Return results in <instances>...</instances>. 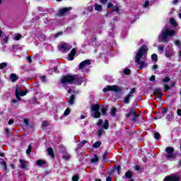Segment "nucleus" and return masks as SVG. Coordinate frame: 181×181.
Returning a JSON list of instances; mask_svg holds the SVG:
<instances>
[{
  "label": "nucleus",
  "mask_w": 181,
  "mask_h": 181,
  "mask_svg": "<svg viewBox=\"0 0 181 181\" xmlns=\"http://www.w3.org/2000/svg\"><path fill=\"white\" fill-rule=\"evenodd\" d=\"M146 53H148V47L143 45L139 49L135 57V62L139 65V69H145L148 66L146 62L141 61V59H145Z\"/></svg>",
  "instance_id": "1"
},
{
  "label": "nucleus",
  "mask_w": 181,
  "mask_h": 181,
  "mask_svg": "<svg viewBox=\"0 0 181 181\" xmlns=\"http://www.w3.org/2000/svg\"><path fill=\"white\" fill-rule=\"evenodd\" d=\"M168 36H170V37L176 36V31L169 28H165L162 30L161 34L159 35L158 42L160 43H168L170 40L169 37Z\"/></svg>",
  "instance_id": "2"
},
{
  "label": "nucleus",
  "mask_w": 181,
  "mask_h": 181,
  "mask_svg": "<svg viewBox=\"0 0 181 181\" xmlns=\"http://www.w3.org/2000/svg\"><path fill=\"white\" fill-rule=\"evenodd\" d=\"M61 83L62 84H66V83H69L70 84H78L80 86L81 83H83V78L80 76H64L61 79Z\"/></svg>",
  "instance_id": "3"
},
{
  "label": "nucleus",
  "mask_w": 181,
  "mask_h": 181,
  "mask_svg": "<svg viewBox=\"0 0 181 181\" xmlns=\"http://www.w3.org/2000/svg\"><path fill=\"white\" fill-rule=\"evenodd\" d=\"M90 110L92 111L93 118H100V117H101V113L100 112V105H98V104L91 105Z\"/></svg>",
  "instance_id": "4"
},
{
  "label": "nucleus",
  "mask_w": 181,
  "mask_h": 181,
  "mask_svg": "<svg viewBox=\"0 0 181 181\" xmlns=\"http://www.w3.org/2000/svg\"><path fill=\"white\" fill-rule=\"evenodd\" d=\"M26 94H28V90H22L21 86L16 87V98L18 101H21L22 98H21V97H25Z\"/></svg>",
  "instance_id": "5"
},
{
  "label": "nucleus",
  "mask_w": 181,
  "mask_h": 181,
  "mask_svg": "<svg viewBox=\"0 0 181 181\" xmlns=\"http://www.w3.org/2000/svg\"><path fill=\"white\" fill-rule=\"evenodd\" d=\"M167 152L166 158L168 160H173V159H176V154L175 153V149L172 147H167L165 148Z\"/></svg>",
  "instance_id": "6"
},
{
  "label": "nucleus",
  "mask_w": 181,
  "mask_h": 181,
  "mask_svg": "<svg viewBox=\"0 0 181 181\" xmlns=\"http://www.w3.org/2000/svg\"><path fill=\"white\" fill-rule=\"evenodd\" d=\"M103 93H107V91H115V93L121 92V88L118 87L117 86H107L103 90Z\"/></svg>",
  "instance_id": "7"
},
{
  "label": "nucleus",
  "mask_w": 181,
  "mask_h": 181,
  "mask_svg": "<svg viewBox=\"0 0 181 181\" xmlns=\"http://www.w3.org/2000/svg\"><path fill=\"white\" fill-rule=\"evenodd\" d=\"M164 181H180V175L177 173L171 174L165 177Z\"/></svg>",
  "instance_id": "8"
},
{
  "label": "nucleus",
  "mask_w": 181,
  "mask_h": 181,
  "mask_svg": "<svg viewBox=\"0 0 181 181\" xmlns=\"http://www.w3.org/2000/svg\"><path fill=\"white\" fill-rule=\"evenodd\" d=\"M59 50L63 52H69L73 47L67 43H64L58 46Z\"/></svg>",
  "instance_id": "9"
},
{
  "label": "nucleus",
  "mask_w": 181,
  "mask_h": 181,
  "mask_svg": "<svg viewBox=\"0 0 181 181\" xmlns=\"http://www.w3.org/2000/svg\"><path fill=\"white\" fill-rule=\"evenodd\" d=\"M173 45H168L165 48V56L166 57H172V56H175V52H173V49L172 48Z\"/></svg>",
  "instance_id": "10"
},
{
  "label": "nucleus",
  "mask_w": 181,
  "mask_h": 181,
  "mask_svg": "<svg viewBox=\"0 0 181 181\" xmlns=\"http://www.w3.org/2000/svg\"><path fill=\"white\" fill-rule=\"evenodd\" d=\"M136 91L135 88H133L131 89L129 93L124 98V103L125 104H128L129 103V100L134 97V94Z\"/></svg>",
  "instance_id": "11"
},
{
  "label": "nucleus",
  "mask_w": 181,
  "mask_h": 181,
  "mask_svg": "<svg viewBox=\"0 0 181 181\" xmlns=\"http://www.w3.org/2000/svg\"><path fill=\"white\" fill-rule=\"evenodd\" d=\"M98 125L99 127H103L105 129H108L109 124H108V120H104L100 119L98 122Z\"/></svg>",
  "instance_id": "12"
},
{
  "label": "nucleus",
  "mask_w": 181,
  "mask_h": 181,
  "mask_svg": "<svg viewBox=\"0 0 181 181\" xmlns=\"http://www.w3.org/2000/svg\"><path fill=\"white\" fill-rule=\"evenodd\" d=\"M90 64H91V62H90V60L88 59H86L81 62V64H79V69L80 70H83L84 67H88V66H90Z\"/></svg>",
  "instance_id": "13"
},
{
  "label": "nucleus",
  "mask_w": 181,
  "mask_h": 181,
  "mask_svg": "<svg viewBox=\"0 0 181 181\" xmlns=\"http://www.w3.org/2000/svg\"><path fill=\"white\" fill-rule=\"evenodd\" d=\"M136 111L135 110V109L131 108L129 110V112L128 115H127V117H133V118H134L133 120L135 121V118H136V117H138V116H136Z\"/></svg>",
  "instance_id": "14"
},
{
  "label": "nucleus",
  "mask_w": 181,
  "mask_h": 181,
  "mask_svg": "<svg viewBox=\"0 0 181 181\" xmlns=\"http://www.w3.org/2000/svg\"><path fill=\"white\" fill-rule=\"evenodd\" d=\"M20 162V168L21 169H26V167L28 166V165H29V162L25 160H22L21 159L19 160Z\"/></svg>",
  "instance_id": "15"
},
{
  "label": "nucleus",
  "mask_w": 181,
  "mask_h": 181,
  "mask_svg": "<svg viewBox=\"0 0 181 181\" xmlns=\"http://www.w3.org/2000/svg\"><path fill=\"white\" fill-rule=\"evenodd\" d=\"M93 6L95 8V11H96L97 12H103V6H101L100 4L95 3Z\"/></svg>",
  "instance_id": "16"
},
{
  "label": "nucleus",
  "mask_w": 181,
  "mask_h": 181,
  "mask_svg": "<svg viewBox=\"0 0 181 181\" xmlns=\"http://www.w3.org/2000/svg\"><path fill=\"white\" fill-rule=\"evenodd\" d=\"M71 8H64L59 10V13L62 15V16H64V15H66L69 11H70Z\"/></svg>",
  "instance_id": "17"
},
{
  "label": "nucleus",
  "mask_w": 181,
  "mask_h": 181,
  "mask_svg": "<svg viewBox=\"0 0 181 181\" xmlns=\"http://www.w3.org/2000/svg\"><path fill=\"white\" fill-rule=\"evenodd\" d=\"M0 165L3 169L4 173H7L6 163L4 160L0 161Z\"/></svg>",
  "instance_id": "18"
},
{
  "label": "nucleus",
  "mask_w": 181,
  "mask_h": 181,
  "mask_svg": "<svg viewBox=\"0 0 181 181\" xmlns=\"http://www.w3.org/2000/svg\"><path fill=\"white\" fill-rule=\"evenodd\" d=\"M132 177V173L128 170L125 173L124 176L122 177V179H131Z\"/></svg>",
  "instance_id": "19"
},
{
  "label": "nucleus",
  "mask_w": 181,
  "mask_h": 181,
  "mask_svg": "<svg viewBox=\"0 0 181 181\" xmlns=\"http://www.w3.org/2000/svg\"><path fill=\"white\" fill-rule=\"evenodd\" d=\"M76 55V49H73L69 54V60H74V56Z\"/></svg>",
  "instance_id": "20"
},
{
  "label": "nucleus",
  "mask_w": 181,
  "mask_h": 181,
  "mask_svg": "<svg viewBox=\"0 0 181 181\" xmlns=\"http://www.w3.org/2000/svg\"><path fill=\"white\" fill-rule=\"evenodd\" d=\"M153 93L155 95H158V98H160L162 95V89L159 88H156Z\"/></svg>",
  "instance_id": "21"
},
{
  "label": "nucleus",
  "mask_w": 181,
  "mask_h": 181,
  "mask_svg": "<svg viewBox=\"0 0 181 181\" xmlns=\"http://www.w3.org/2000/svg\"><path fill=\"white\" fill-rule=\"evenodd\" d=\"M36 165L37 166H43L44 165H46V161H45L44 160H37L36 161Z\"/></svg>",
  "instance_id": "22"
},
{
  "label": "nucleus",
  "mask_w": 181,
  "mask_h": 181,
  "mask_svg": "<svg viewBox=\"0 0 181 181\" xmlns=\"http://www.w3.org/2000/svg\"><path fill=\"white\" fill-rule=\"evenodd\" d=\"M10 78L13 83H15V81L18 80V76L15 74H11L10 76Z\"/></svg>",
  "instance_id": "23"
},
{
  "label": "nucleus",
  "mask_w": 181,
  "mask_h": 181,
  "mask_svg": "<svg viewBox=\"0 0 181 181\" xmlns=\"http://www.w3.org/2000/svg\"><path fill=\"white\" fill-rule=\"evenodd\" d=\"M48 155L51 156V158H54V153H53V148H49L47 149Z\"/></svg>",
  "instance_id": "24"
},
{
  "label": "nucleus",
  "mask_w": 181,
  "mask_h": 181,
  "mask_svg": "<svg viewBox=\"0 0 181 181\" xmlns=\"http://www.w3.org/2000/svg\"><path fill=\"white\" fill-rule=\"evenodd\" d=\"M41 126H42V129H46V128H47V127H49V122H47V121H44V122H42Z\"/></svg>",
  "instance_id": "25"
},
{
  "label": "nucleus",
  "mask_w": 181,
  "mask_h": 181,
  "mask_svg": "<svg viewBox=\"0 0 181 181\" xmlns=\"http://www.w3.org/2000/svg\"><path fill=\"white\" fill-rule=\"evenodd\" d=\"M69 104L73 105L74 104V95H72L68 100Z\"/></svg>",
  "instance_id": "26"
},
{
  "label": "nucleus",
  "mask_w": 181,
  "mask_h": 181,
  "mask_svg": "<svg viewBox=\"0 0 181 181\" xmlns=\"http://www.w3.org/2000/svg\"><path fill=\"white\" fill-rule=\"evenodd\" d=\"M91 163H97L98 162V156L95 154L94 158L90 160Z\"/></svg>",
  "instance_id": "27"
},
{
  "label": "nucleus",
  "mask_w": 181,
  "mask_h": 181,
  "mask_svg": "<svg viewBox=\"0 0 181 181\" xmlns=\"http://www.w3.org/2000/svg\"><path fill=\"white\" fill-rule=\"evenodd\" d=\"M87 142H88L87 140H83L82 142L79 143L78 145V148H83V146H84V145H86V144H87Z\"/></svg>",
  "instance_id": "28"
},
{
  "label": "nucleus",
  "mask_w": 181,
  "mask_h": 181,
  "mask_svg": "<svg viewBox=\"0 0 181 181\" xmlns=\"http://www.w3.org/2000/svg\"><path fill=\"white\" fill-rule=\"evenodd\" d=\"M100 146H101V141H96L93 145V148H100Z\"/></svg>",
  "instance_id": "29"
},
{
  "label": "nucleus",
  "mask_w": 181,
  "mask_h": 181,
  "mask_svg": "<svg viewBox=\"0 0 181 181\" xmlns=\"http://www.w3.org/2000/svg\"><path fill=\"white\" fill-rule=\"evenodd\" d=\"M170 22L173 26H177V23L176 22V20L170 18Z\"/></svg>",
  "instance_id": "30"
},
{
  "label": "nucleus",
  "mask_w": 181,
  "mask_h": 181,
  "mask_svg": "<svg viewBox=\"0 0 181 181\" xmlns=\"http://www.w3.org/2000/svg\"><path fill=\"white\" fill-rule=\"evenodd\" d=\"M105 134V132L104 131V129H100L98 131V136H101V135H104Z\"/></svg>",
  "instance_id": "31"
},
{
  "label": "nucleus",
  "mask_w": 181,
  "mask_h": 181,
  "mask_svg": "<svg viewBox=\"0 0 181 181\" xmlns=\"http://www.w3.org/2000/svg\"><path fill=\"white\" fill-rule=\"evenodd\" d=\"M69 114H70V109H66L64 111V115L62 116V117L64 118V117H67V115H69Z\"/></svg>",
  "instance_id": "32"
},
{
  "label": "nucleus",
  "mask_w": 181,
  "mask_h": 181,
  "mask_svg": "<svg viewBox=\"0 0 181 181\" xmlns=\"http://www.w3.org/2000/svg\"><path fill=\"white\" fill-rule=\"evenodd\" d=\"M115 112H117V109H115V107H112L111 109L110 115L114 117L115 115Z\"/></svg>",
  "instance_id": "33"
},
{
  "label": "nucleus",
  "mask_w": 181,
  "mask_h": 181,
  "mask_svg": "<svg viewBox=\"0 0 181 181\" xmlns=\"http://www.w3.org/2000/svg\"><path fill=\"white\" fill-rule=\"evenodd\" d=\"M151 60L153 62H156L158 60V55L156 54H153L151 55Z\"/></svg>",
  "instance_id": "34"
},
{
  "label": "nucleus",
  "mask_w": 181,
  "mask_h": 181,
  "mask_svg": "<svg viewBox=\"0 0 181 181\" xmlns=\"http://www.w3.org/2000/svg\"><path fill=\"white\" fill-rule=\"evenodd\" d=\"M21 37H22V35L21 34H16L14 35V40H19L21 39Z\"/></svg>",
  "instance_id": "35"
},
{
  "label": "nucleus",
  "mask_w": 181,
  "mask_h": 181,
  "mask_svg": "<svg viewBox=\"0 0 181 181\" xmlns=\"http://www.w3.org/2000/svg\"><path fill=\"white\" fill-rule=\"evenodd\" d=\"M62 158L67 160L70 159V155H69V153H65L63 154Z\"/></svg>",
  "instance_id": "36"
},
{
  "label": "nucleus",
  "mask_w": 181,
  "mask_h": 181,
  "mask_svg": "<svg viewBox=\"0 0 181 181\" xmlns=\"http://www.w3.org/2000/svg\"><path fill=\"white\" fill-rule=\"evenodd\" d=\"M158 49V52H160V53H163V50L165 49V47L163 45H159Z\"/></svg>",
  "instance_id": "37"
},
{
  "label": "nucleus",
  "mask_w": 181,
  "mask_h": 181,
  "mask_svg": "<svg viewBox=\"0 0 181 181\" xmlns=\"http://www.w3.org/2000/svg\"><path fill=\"white\" fill-rule=\"evenodd\" d=\"M6 66H8V64H6V62H2L1 64H0V69L2 70V69H5Z\"/></svg>",
  "instance_id": "38"
},
{
  "label": "nucleus",
  "mask_w": 181,
  "mask_h": 181,
  "mask_svg": "<svg viewBox=\"0 0 181 181\" xmlns=\"http://www.w3.org/2000/svg\"><path fill=\"white\" fill-rule=\"evenodd\" d=\"M32 152V146L29 145L28 149L26 150L27 155H29Z\"/></svg>",
  "instance_id": "39"
},
{
  "label": "nucleus",
  "mask_w": 181,
  "mask_h": 181,
  "mask_svg": "<svg viewBox=\"0 0 181 181\" xmlns=\"http://www.w3.org/2000/svg\"><path fill=\"white\" fill-rule=\"evenodd\" d=\"M170 81V78L166 76L163 79V83H169Z\"/></svg>",
  "instance_id": "40"
},
{
  "label": "nucleus",
  "mask_w": 181,
  "mask_h": 181,
  "mask_svg": "<svg viewBox=\"0 0 181 181\" xmlns=\"http://www.w3.org/2000/svg\"><path fill=\"white\" fill-rule=\"evenodd\" d=\"M112 11L113 12H119V8H118L117 6H115L112 7Z\"/></svg>",
  "instance_id": "41"
},
{
  "label": "nucleus",
  "mask_w": 181,
  "mask_h": 181,
  "mask_svg": "<svg viewBox=\"0 0 181 181\" xmlns=\"http://www.w3.org/2000/svg\"><path fill=\"white\" fill-rule=\"evenodd\" d=\"M154 138H155V139H159V138H160V134L158 132H156L154 134Z\"/></svg>",
  "instance_id": "42"
},
{
  "label": "nucleus",
  "mask_w": 181,
  "mask_h": 181,
  "mask_svg": "<svg viewBox=\"0 0 181 181\" xmlns=\"http://www.w3.org/2000/svg\"><path fill=\"white\" fill-rule=\"evenodd\" d=\"M23 122H24L25 127H29V119H24Z\"/></svg>",
  "instance_id": "43"
},
{
  "label": "nucleus",
  "mask_w": 181,
  "mask_h": 181,
  "mask_svg": "<svg viewBox=\"0 0 181 181\" xmlns=\"http://www.w3.org/2000/svg\"><path fill=\"white\" fill-rule=\"evenodd\" d=\"M87 11H88V12H93V11H94V7L93 6H89Z\"/></svg>",
  "instance_id": "44"
},
{
  "label": "nucleus",
  "mask_w": 181,
  "mask_h": 181,
  "mask_svg": "<svg viewBox=\"0 0 181 181\" xmlns=\"http://www.w3.org/2000/svg\"><path fill=\"white\" fill-rule=\"evenodd\" d=\"M124 74H127V76L129 75V74L131 73V70L128 69H125L124 70Z\"/></svg>",
  "instance_id": "45"
},
{
  "label": "nucleus",
  "mask_w": 181,
  "mask_h": 181,
  "mask_svg": "<svg viewBox=\"0 0 181 181\" xmlns=\"http://www.w3.org/2000/svg\"><path fill=\"white\" fill-rule=\"evenodd\" d=\"M3 40H4L3 44L6 45V43H8V42L9 40V38L6 36V37H4V39Z\"/></svg>",
  "instance_id": "46"
},
{
  "label": "nucleus",
  "mask_w": 181,
  "mask_h": 181,
  "mask_svg": "<svg viewBox=\"0 0 181 181\" xmlns=\"http://www.w3.org/2000/svg\"><path fill=\"white\" fill-rule=\"evenodd\" d=\"M174 43H175V46H180L181 45V42L179 40H175Z\"/></svg>",
  "instance_id": "47"
},
{
  "label": "nucleus",
  "mask_w": 181,
  "mask_h": 181,
  "mask_svg": "<svg viewBox=\"0 0 181 181\" xmlns=\"http://www.w3.org/2000/svg\"><path fill=\"white\" fill-rule=\"evenodd\" d=\"M72 181H78V175H74L72 177Z\"/></svg>",
  "instance_id": "48"
},
{
  "label": "nucleus",
  "mask_w": 181,
  "mask_h": 181,
  "mask_svg": "<svg viewBox=\"0 0 181 181\" xmlns=\"http://www.w3.org/2000/svg\"><path fill=\"white\" fill-rule=\"evenodd\" d=\"M40 80H41V81L42 83H45V81H46V76H40Z\"/></svg>",
  "instance_id": "49"
},
{
  "label": "nucleus",
  "mask_w": 181,
  "mask_h": 181,
  "mask_svg": "<svg viewBox=\"0 0 181 181\" xmlns=\"http://www.w3.org/2000/svg\"><path fill=\"white\" fill-rule=\"evenodd\" d=\"M101 112H102L103 115H107V110H105V108L103 107L101 109Z\"/></svg>",
  "instance_id": "50"
},
{
  "label": "nucleus",
  "mask_w": 181,
  "mask_h": 181,
  "mask_svg": "<svg viewBox=\"0 0 181 181\" xmlns=\"http://www.w3.org/2000/svg\"><path fill=\"white\" fill-rule=\"evenodd\" d=\"M99 1H100V4H102L103 5H105V4H107V2H108V0H99Z\"/></svg>",
  "instance_id": "51"
},
{
  "label": "nucleus",
  "mask_w": 181,
  "mask_h": 181,
  "mask_svg": "<svg viewBox=\"0 0 181 181\" xmlns=\"http://www.w3.org/2000/svg\"><path fill=\"white\" fill-rule=\"evenodd\" d=\"M165 91H169L170 87L169 86L164 84Z\"/></svg>",
  "instance_id": "52"
},
{
  "label": "nucleus",
  "mask_w": 181,
  "mask_h": 181,
  "mask_svg": "<svg viewBox=\"0 0 181 181\" xmlns=\"http://www.w3.org/2000/svg\"><path fill=\"white\" fill-rule=\"evenodd\" d=\"M149 6V2L146 1L144 4V8H148Z\"/></svg>",
  "instance_id": "53"
},
{
  "label": "nucleus",
  "mask_w": 181,
  "mask_h": 181,
  "mask_svg": "<svg viewBox=\"0 0 181 181\" xmlns=\"http://www.w3.org/2000/svg\"><path fill=\"white\" fill-rule=\"evenodd\" d=\"M156 76L155 75L151 76L150 78V81H155Z\"/></svg>",
  "instance_id": "54"
},
{
  "label": "nucleus",
  "mask_w": 181,
  "mask_h": 181,
  "mask_svg": "<svg viewBox=\"0 0 181 181\" xmlns=\"http://www.w3.org/2000/svg\"><path fill=\"white\" fill-rule=\"evenodd\" d=\"M177 114L179 117H181V110L180 109H177Z\"/></svg>",
  "instance_id": "55"
},
{
  "label": "nucleus",
  "mask_w": 181,
  "mask_h": 181,
  "mask_svg": "<svg viewBox=\"0 0 181 181\" xmlns=\"http://www.w3.org/2000/svg\"><path fill=\"white\" fill-rule=\"evenodd\" d=\"M8 124V125H12V124H13V119H9Z\"/></svg>",
  "instance_id": "56"
},
{
  "label": "nucleus",
  "mask_w": 181,
  "mask_h": 181,
  "mask_svg": "<svg viewBox=\"0 0 181 181\" xmlns=\"http://www.w3.org/2000/svg\"><path fill=\"white\" fill-rule=\"evenodd\" d=\"M27 60L29 62V63H32V58L30 57H28Z\"/></svg>",
  "instance_id": "57"
},
{
  "label": "nucleus",
  "mask_w": 181,
  "mask_h": 181,
  "mask_svg": "<svg viewBox=\"0 0 181 181\" xmlns=\"http://www.w3.org/2000/svg\"><path fill=\"white\" fill-rule=\"evenodd\" d=\"M106 181H112V178L111 177H107Z\"/></svg>",
  "instance_id": "58"
},
{
  "label": "nucleus",
  "mask_w": 181,
  "mask_h": 181,
  "mask_svg": "<svg viewBox=\"0 0 181 181\" xmlns=\"http://www.w3.org/2000/svg\"><path fill=\"white\" fill-rule=\"evenodd\" d=\"M152 69H153V70H156V69H158V65L154 64V65L153 66Z\"/></svg>",
  "instance_id": "59"
},
{
  "label": "nucleus",
  "mask_w": 181,
  "mask_h": 181,
  "mask_svg": "<svg viewBox=\"0 0 181 181\" xmlns=\"http://www.w3.org/2000/svg\"><path fill=\"white\" fill-rule=\"evenodd\" d=\"M112 6H113V4H112V3H109L107 4V8H112Z\"/></svg>",
  "instance_id": "60"
},
{
  "label": "nucleus",
  "mask_w": 181,
  "mask_h": 181,
  "mask_svg": "<svg viewBox=\"0 0 181 181\" xmlns=\"http://www.w3.org/2000/svg\"><path fill=\"white\" fill-rule=\"evenodd\" d=\"M11 102L13 103V104H16V103H18V100H15V99H13L11 100Z\"/></svg>",
  "instance_id": "61"
},
{
  "label": "nucleus",
  "mask_w": 181,
  "mask_h": 181,
  "mask_svg": "<svg viewBox=\"0 0 181 181\" xmlns=\"http://www.w3.org/2000/svg\"><path fill=\"white\" fill-rule=\"evenodd\" d=\"M86 118V115H81V119H84Z\"/></svg>",
  "instance_id": "62"
},
{
  "label": "nucleus",
  "mask_w": 181,
  "mask_h": 181,
  "mask_svg": "<svg viewBox=\"0 0 181 181\" xmlns=\"http://www.w3.org/2000/svg\"><path fill=\"white\" fill-rule=\"evenodd\" d=\"M117 172H119V170H121V166L120 165H118L117 167Z\"/></svg>",
  "instance_id": "63"
},
{
  "label": "nucleus",
  "mask_w": 181,
  "mask_h": 181,
  "mask_svg": "<svg viewBox=\"0 0 181 181\" xmlns=\"http://www.w3.org/2000/svg\"><path fill=\"white\" fill-rule=\"evenodd\" d=\"M6 134L9 135V129H6Z\"/></svg>",
  "instance_id": "64"
}]
</instances>
